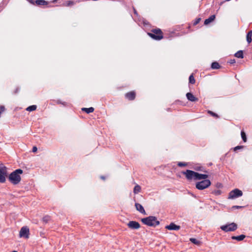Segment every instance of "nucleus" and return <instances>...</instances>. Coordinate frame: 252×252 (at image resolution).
Masks as SVG:
<instances>
[{
  "label": "nucleus",
  "instance_id": "f257e3e1",
  "mask_svg": "<svg viewBox=\"0 0 252 252\" xmlns=\"http://www.w3.org/2000/svg\"><path fill=\"white\" fill-rule=\"evenodd\" d=\"M23 172V171L22 169H18L11 173L8 177V179L10 183L13 185L18 184L21 180L20 175L22 174Z\"/></svg>",
  "mask_w": 252,
  "mask_h": 252
},
{
  "label": "nucleus",
  "instance_id": "f03ea898",
  "mask_svg": "<svg viewBox=\"0 0 252 252\" xmlns=\"http://www.w3.org/2000/svg\"><path fill=\"white\" fill-rule=\"evenodd\" d=\"M141 221L144 224L149 226L155 227L160 223L155 216H150L141 219Z\"/></svg>",
  "mask_w": 252,
  "mask_h": 252
},
{
  "label": "nucleus",
  "instance_id": "7ed1b4c3",
  "mask_svg": "<svg viewBox=\"0 0 252 252\" xmlns=\"http://www.w3.org/2000/svg\"><path fill=\"white\" fill-rule=\"evenodd\" d=\"M148 34L151 38L156 40H160L163 38V32L158 28L152 30L151 32H148Z\"/></svg>",
  "mask_w": 252,
  "mask_h": 252
},
{
  "label": "nucleus",
  "instance_id": "20e7f679",
  "mask_svg": "<svg viewBox=\"0 0 252 252\" xmlns=\"http://www.w3.org/2000/svg\"><path fill=\"white\" fill-rule=\"evenodd\" d=\"M211 185L209 180H204L195 183V188L198 190H203L208 188Z\"/></svg>",
  "mask_w": 252,
  "mask_h": 252
},
{
  "label": "nucleus",
  "instance_id": "39448f33",
  "mask_svg": "<svg viewBox=\"0 0 252 252\" xmlns=\"http://www.w3.org/2000/svg\"><path fill=\"white\" fill-rule=\"evenodd\" d=\"M182 174L186 176L187 179L189 181L192 180H196L197 172L187 169L186 171L182 172Z\"/></svg>",
  "mask_w": 252,
  "mask_h": 252
},
{
  "label": "nucleus",
  "instance_id": "423d86ee",
  "mask_svg": "<svg viewBox=\"0 0 252 252\" xmlns=\"http://www.w3.org/2000/svg\"><path fill=\"white\" fill-rule=\"evenodd\" d=\"M242 195L243 192L241 190L235 189L229 193L228 199H233L241 197Z\"/></svg>",
  "mask_w": 252,
  "mask_h": 252
},
{
  "label": "nucleus",
  "instance_id": "0eeeda50",
  "mask_svg": "<svg viewBox=\"0 0 252 252\" xmlns=\"http://www.w3.org/2000/svg\"><path fill=\"white\" fill-rule=\"evenodd\" d=\"M220 228L225 232L233 231L237 229V225L235 223L232 222L228 224L222 225Z\"/></svg>",
  "mask_w": 252,
  "mask_h": 252
},
{
  "label": "nucleus",
  "instance_id": "6e6552de",
  "mask_svg": "<svg viewBox=\"0 0 252 252\" xmlns=\"http://www.w3.org/2000/svg\"><path fill=\"white\" fill-rule=\"evenodd\" d=\"M6 174V168L3 165L0 164V183H3L5 182Z\"/></svg>",
  "mask_w": 252,
  "mask_h": 252
},
{
  "label": "nucleus",
  "instance_id": "1a4fd4ad",
  "mask_svg": "<svg viewBox=\"0 0 252 252\" xmlns=\"http://www.w3.org/2000/svg\"><path fill=\"white\" fill-rule=\"evenodd\" d=\"M20 237L28 238L29 237V229L27 226L22 227L19 232Z\"/></svg>",
  "mask_w": 252,
  "mask_h": 252
},
{
  "label": "nucleus",
  "instance_id": "9d476101",
  "mask_svg": "<svg viewBox=\"0 0 252 252\" xmlns=\"http://www.w3.org/2000/svg\"><path fill=\"white\" fill-rule=\"evenodd\" d=\"M127 226L132 229H137L140 227L139 223L136 221H129L127 223Z\"/></svg>",
  "mask_w": 252,
  "mask_h": 252
},
{
  "label": "nucleus",
  "instance_id": "9b49d317",
  "mask_svg": "<svg viewBox=\"0 0 252 252\" xmlns=\"http://www.w3.org/2000/svg\"><path fill=\"white\" fill-rule=\"evenodd\" d=\"M165 228L170 230H178L180 229V226L171 222L169 225H166Z\"/></svg>",
  "mask_w": 252,
  "mask_h": 252
},
{
  "label": "nucleus",
  "instance_id": "f8f14e48",
  "mask_svg": "<svg viewBox=\"0 0 252 252\" xmlns=\"http://www.w3.org/2000/svg\"><path fill=\"white\" fill-rule=\"evenodd\" d=\"M135 206L136 209V210L139 211L140 213H141L142 214L146 215V212L143 208V207L140 204L138 203H135Z\"/></svg>",
  "mask_w": 252,
  "mask_h": 252
},
{
  "label": "nucleus",
  "instance_id": "ddd939ff",
  "mask_svg": "<svg viewBox=\"0 0 252 252\" xmlns=\"http://www.w3.org/2000/svg\"><path fill=\"white\" fill-rule=\"evenodd\" d=\"M186 97L191 102L197 101L198 100V99L195 97L191 93H187Z\"/></svg>",
  "mask_w": 252,
  "mask_h": 252
},
{
  "label": "nucleus",
  "instance_id": "4468645a",
  "mask_svg": "<svg viewBox=\"0 0 252 252\" xmlns=\"http://www.w3.org/2000/svg\"><path fill=\"white\" fill-rule=\"evenodd\" d=\"M126 98L130 100H134L135 97V93L134 92H130L125 94Z\"/></svg>",
  "mask_w": 252,
  "mask_h": 252
},
{
  "label": "nucleus",
  "instance_id": "2eb2a0df",
  "mask_svg": "<svg viewBox=\"0 0 252 252\" xmlns=\"http://www.w3.org/2000/svg\"><path fill=\"white\" fill-rule=\"evenodd\" d=\"M208 177V175L207 174H201L197 172L196 180H207Z\"/></svg>",
  "mask_w": 252,
  "mask_h": 252
},
{
  "label": "nucleus",
  "instance_id": "dca6fc26",
  "mask_svg": "<svg viewBox=\"0 0 252 252\" xmlns=\"http://www.w3.org/2000/svg\"><path fill=\"white\" fill-rule=\"evenodd\" d=\"M216 18L215 15H212L210 16L208 19H206L204 21V25H208L211 22H213Z\"/></svg>",
  "mask_w": 252,
  "mask_h": 252
},
{
  "label": "nucleus",
  "instance_id": "f3484780",
  "mask_svg": "<svg viewBox=\"0 0 252 252\" xmlns=\"http://www.w3.org/2000/svg\"><path fill=\"white\" fill-rule=\"evenodd\" d=\"M245 238H246V235H245L244 234H241L239 236H233L231 237L232 239L236 240L238 241H242L243 240H244V239Z\"/></svg>",
  "mask_w": 252,
  "mask_h": 252
},
{
  "label": "nucleus",
  "instance_id": "a211bd4d",
  "mask_svg": "<svg viewBox=\"0 0 252 252\" xmlns=\"http://www.w3.org/2000/svg\"><path fill=\"white\" fill-rule=\"evenodd\" d=\"M35 3L38 5H44L48 4V2L45 0H36L34 1Z\"/></svg>",
  "mask_w": 252,
  "mask_h": 252
},
{
  "label": "nucleus",
  "instance_id": "6ab92c4d",
  "mask_svg": "<svg viewBox=\"0 0 252 252\" xmlns=\"http://www.w3.org/2000/svg\"><path fill=\"white\" fill-rule=\"evenodd\" d=\"M234 56L238 58L243 59L244 58L243 51L242 50L238 51L234 54Z\"/></svg>",
  "mask_w": 252,
  "mask_h": 252
},
{
  "label": "nucleus",
  "instance_id": "aec40b11",
  "mask_svg": "<svg viewBox=\"0 0 252 252\" xmlns=\"http://www.w3.org/2000/svg\"><path fill=\"white\" fill-rule=\"evenodd\" d=\"M82 110L85 112L87 114H89L94 112V108L92 107L89 108H82Z\"/></svg>",
  "mask_w": 252,
  "mask_h": 252
},
{
  "label": "nucleus",
  "instance_id": "412c9836",
  "mask_svg": "<svg viewBox=\"0 0 252 252\" xmlns=\"http://www.w3.org/2000/svg\"><path fill=\"white\" fill-rule=\"evenodd\" d=\"M252 31H249L247 34V41L248 43L252 42Z\"/></svg>",
  "mask_w": 252,
  "mask_h": 252
},
{
  "label": "nucleus",
  "instance_id": "4be33fe9",
  "mask_svg": "<svg viewBox=\"0 0 252 252\" xmlns=\"http://www.w3.org/2000/svg\"><path fill=\"white\" fill-rule=\"evenodd\" d=\"M220 67V65L218 62H215L212 63L211 68L213 69H217Z\"/></svg>",
  "mask_w": 252,
  "mask_h": 252
},
{
  "label": "nucleus",
  "instance_id": "5701e85b",
  "mask_svg": "<svg viewBox=\"0 0 252 252\" xmlns=\"http://www.w3.org/2000/svg\"><path fill=\"white\" fill-rule=\"evenodd\" d=\"M141 190V187L140 186L137 185H136L133 189V193L134 194H137L139 193Z\"/></svg>",
  "mask_w": 252,
  "mask_h": 252
},
{
  "label": "nucleus",
  "instance_id": "b1692460",
  "mask_svg": "<svg viewBox=\"0 0 252 252\" xmlns=\"http://www.w3.org/2000/svg\"><path fill=\"white\" fill-rule=\"evenodd\" d=\"M36 108H37L36 105H31V106L28 107L26 108V110L28 111H29V112H31V111L35 110Z\"/></svg>",
  "mask_w": 252,
  "mask_h": 252
},
{
  "label": "nucleus",
  "instance_id": "393cba45",
  "mask_svg": "<svg viewBox=\"0 0 252 252\" xmlns=\"http://www.w3.org/2000/svg\"><path fill=\"white\" fill-rule=\"evenodd\" d=\"M189 241L191 243H193L194 244L197 245H199L200 244V242L199 241L197 240V239H196L195 238H190Z\"/></svg>",
  "mask_w": 252,
  "mask_h": 252
},
{
  "label": "nucleus",
  "instance_id": "a878e982",
  "mask_svg": "<svg viewBox=\"0 0 252 252\" xmlns=\"http://www.w3.org/2000/svg\"><path fill=\"white\" fill-rule=\"evenodd\" d=\"M221 192V191L220 189H215L211 191V193L217 196L220 195Z\"/></svg>",
  "mask_w": 252,
  "mask_h": 252
},
{
  "label": "nucleus",
  "instance_id": "bb28decb",
  "mask_svg": "<svg viewBox=\"0 0 252 252\" xmlns=\"http://www.w3.org/2000/svg\"><path fill=\"white\" fill-rule=\"evenodd\" d=\"M241 137L243 139V141L244 142H246L247 140V136H246V134L245 133V132L243 131V130H242L241 132Z\"/></svg>",
  "mask_w": 252,
  "mask_h": 252
},
{
  "label": "nucleus",
  "instance_id": "cd10ccee",
  "mask_svg": "<svg viewBox=\"0 0 252 252\" xmlns=\"http://www.w3.org/2000/svg\"><path fill=\"white\" fill-rule=\"evenodd\" d=\"M195 82V80L193 76V74H191L189 77V83L191 84H194Z\"/></svg>",
  "mask_w": 252,
  "mask_h": 252
},
{
  "label": "nucleus",
  "instance_id": "c85d7f7f",
  "mask_svg": "<svg viewBox=\"0 0 252 252\" xmlns=\"http://www.w3.org/2000/svg\"><path fill=\"white\" fill-rule=\"evenodd\" d=\"M50 220V217L49 216H46L42 219L43 221L45 223H47Z\"/></svg>",
  "mask_w": 252,
  "mask_h": 252
},
{
  "label": "nucleus",
  "instance_id": "c756f323",
  "mask_svg": "<svg viewBox=\"0 0 252 252\" xmlns=\"http://www.w3.org/2000/svg\"><path fill=\"white\" fill-rule=\"evenodd\" d=\"M208 113L213 117H215L216 118H219V116L218 115V114H217L216 113H215L209 110L208 111Z\"/></svg>",
  "mask_w": 252,
  "mask_h": 252
},
{
  "label": "nucleus",
  "instance_id": "7c9ffc66",
  "mask_svg": "<svg viewBox=\"0 0 252 252\" xmlns=\"http://www.w3.org/2000/svg\"><path fill=\"white\" fill-rule=\"evenodd\" d=\"M5 107L3 105L0 106V118L1 117V114L5 111Z\"/></svg>",
  "mask_w": 252,
  "mask_h": 252
},
{
  "label": "nucleus",
  "instance_id": "2f4dec72",
  "mask_svg": "<svg viewBox=\"0 0 252 252\" xmlns=\"http://www.w3.org/2000/svg\"><path fill=\"white\" fill-rule=\"evenodd\" d=\"M187 164L183 162H178V165L180 167H184L187 166Z\"/></svg>",
  "mask_w": 252,
  "mask_h": 252
},
{
  "label": "nucleus",
  "instance_id": "473e14b6",
  "mask_svg": "<svg viewBox=\"0 0 252 252\" xmlns=\"http://www.w3.org/2000/svg\"><path fill=\"white\" fill-rule=\"evenodd\" d=\"M244 147V146H236V147L234 148L233 150L234 151H236L238 150L243 149Z\"/></svg>",
  "mask_w": 252,
  "mask_h": 252
},
{
  "label": "nucleus",
  "instance_id": "72a5a7b5",
  "mask_svg": "<svg viewBox=\"0 0 252 252\" xmlns=\"http://www.w3.org/2000/svg\"><path fill=\"white\" fill-rule=\"evenodd\" d=\"M201 20V18H197L195 19V20L194 21V22H193V25H196L197 24H198L199 22Z\"/></svg>",
  "mask_w": 252,
  "mask_h": 252
},
{
  "label": "nucleus",
  "instance_id": "f704fd0d",
  "mask_svg": "<svg viewBox=\"0 0 252 252\" xmlns=\"http://www.w3.org/2000/svg\"><path fill=\"white\" fill-rule=\"evenodd\" d=\"M203 169V167L202 166H197L194 168L195 170H196L197 171H202Z\"/></svg>",
  "mask_w": 252,
  "mask_h": 252
},
{
  "label": "nucleus",
  "instance_id": "c9c22d12",
  "mask_svg": "<svg viewBox=\"0 0 252 252\" xmlns=\"http://www.w3.org/2000/svg\"><path fill=\"white\" fill-rule=\"evenodd\" d=\"M216 188H221L222 187V184L220 183H217L216 184Z\"/></svg>",
  "mask_w": 252,
  "mask_h": 252
},
{
  "label": "nucleus",
  "instance_id": "e433bc0d",
  "mask_svg": "<svg viewBox=\"0 0 252 252\" xmlns=\"http://www.w3.org/2000/svg\"><path fill=\"white\" fill-rule=\"evenodd\" d=\"M232 208L233 209H239V208H244V206L235 205V206H232Z\"/></svg>",
  "mask_w": 252,
  "mask_h": 252
},
{
  "label": "nucleus",
  "instance_id": "4c0bfd02",
  "mask_svg": "<svg viewBox=\"0 0 252 252\" xmlns=\"http://www.w3.org/2000/svg\"><path fill=\"white\" fill-rule=\"evenodd\" d=\"M228 63L231 64H233L235 63V59H231L230 61H229Z\"/></svg>",
  "mask_w": 252,
  "mask_h": 252
},
{
  "label": "nucleus",
  "instance_id": "58836bf2",
  "mask_svg": "<svg viewBox=\"0 0 252 252\" xmlns=\"http://www.w3.org/2000/svg\"><path fill=\"white\" fill-rule=\"evenodd\" d=\"M37 148L36 147H35V146L33 147V148H32V152H36L37 151Z\"/></svg>",
  "mask_w": 252,
  "mask_h": 252
},
{
  "label": "nucleus",
  "instance_id": "ea45409f",
  "mask_svg": "<svg viewBox=\"0 0 252 252\" xmlns=\"http://www.w3.org/2000/svg\"><path fill=\"white\" fill-rule=\"evenodd\" d=\"M74 3V2L72 1H69L67 3V6H70L71 5H72Z\"/></svg>",
  "mask_w": 252,
  "mask_h": 252
},
{
  "label": "nucleus",
  "instance_id": "a19ab883",
  "mask_svg": "<svg viewBox=\"0 0 252 252\" xmlns=\"http://www.w3.org/2000/svg\"><path fill=\"white\" fill-rule=\"evenodd\" d=\"M19 90H20L19 88V87H17V88L16 89L15 91H14V94H16L18 93L19 92Z\"/></svg>",
  "mask_w": 252,
  "mask_h": 252
},
{
  "label": "nucleus",
  "instance_id": "79ce46f5",
  "mask_svg": "<svg viewBox=\"0 0 252 252\" xmlns=\"http://www.w3.org/2000/svg\"><path fill=\"white\" fill-rule=\"evenodd\" d=\"M56 103H57V104H62V100H61L60 99H58V100H57L56 101Z\"/></svg>",
  "mask_w": 252,
  "mask_h": 252
},
{
  "label": "nucleus",
  "instance_id": "37998d69",
  "mask_svg": "<svg viewBox=\"0 0 252 252\" xmlns=\"http://www.w3.org/2000/svg\"><path fill=\"white\" fill-rule=\"evenodd\" d=\"M28 1L31 4H34V1L33 0H28Z\"/></svg>",
  "mask_w": 252,
  "mask_h": 252
},
{
  "label": "nucleus",
  "instance_id": "c03bdc74",
  "mask_svg": "<svg viewBox=\"0 0 252 252\" xmlns=\"http://www.w3.org/2000/svg\"><path fill=\"white\" fill-rule=\"evenodd\" d=\"M62 105H64V106H66L67 105V103L65 102H63L62 101Z\"/></svg>",
  "mask_w": 252,
  "mask_h": 252
},
{
  "label": "nucleus",
  "instance_id": "a18cd8bd",
  "mask_svg": "<svg viewBox=\"0 0 252 252\" xmlns=\"http://www.w3.org/2000/svg\"><path fill=\"white\" fill-rule=\"evenodd\" d=\"M189 194H190L191 195V196H193V197H194V198H196V195H194V194H193V193H189Z\"/></svg>",
  "mask_w": 252,
  "mask_h": 252
},
{
  "label": "nucleus",
  "instance_id": "49530a36",
  "mask_svg": "<svg viewBox=\"0 0 252 252\" xmlns=\"http://www.w3.org/2000/svg\"><path fill=\"white\" fill-rule=\"evenodd\" d=\"M134 12L135 14L137 15V12L135 9H134Z\"/></svg>",
  "mask_w": 252,
  "mask_h": 252
},
{
  "label": "nucleus",
  "instance_id": "de8ad7c7",
  "mask_svg": "<svg viewBox=\"0 0 252 252\" xmlns=\"http://www.w3.org/2000/svg\"><path fill=\"white\" fill-rule=\"evenodd\" d=\"M101 178L102 179H103V180H104V179H105V177H104V176H101Z\"/></svg>",
  "mask_w": 252,
  "mask_h": 252
},
{
  "label": "nucleus",
  "instance_id": "09e8293b",
  "mask_svg": "<svg viewBox=\"0 0 252 252\" xmlns=\"http://www.w3.org/2000/svg\"><path fill=\"white\" fill-rule=\"evenodd\" d=\"M12 252H18L17 251H12Z\"/></svg>",
  "mask_w": 252,
  "mask_h": 252
},
{
  "label": "nucleus",
  "instance_id": "8fccbe9b",
  "mask_svg": "<svg viewBox=\"0 0 252 252\" xmlns=\"http://www.w3.org/2000/svg\"><path fill=\"white\" fill-rule=\"evenodd\" d=\"M27 0L28 1V0Z\"/></svg>",
  "mask_w": 252,
  "mask_h": 252
}]
</instances>
